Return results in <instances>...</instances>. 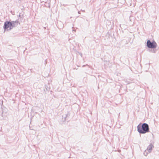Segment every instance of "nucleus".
<instances>
[{"mask_svg":"<svg viewBox=\"0 0 159 159\" xmlns=\"http://www.w3.org/2000/svg\"><path fill=\"white\" fill-rule=\"evenodd\" d=\"M137 131L140 134H144L149 131L148 125L146 123H143L142 125L140 124L137 126Z\"/></svg>","mask_w":159,"mask_h":159,"instance_id":"1","label":"nucleus"},{"mask_svg":"<svg viewBox=\"0 0 159 159\" xmlns=\"http://www.w3.org/2000/svg\"><path fill=\"white\" fill-rule=\"evenodd\" d=\"M147 46L149 48H153L157 47V44L155 41L151 42L150 40L147 41Z\"/></svg>","mask_w":159,"mask_h":159,"instance_id":"2","label":"nucleus"},{"mask_svg":"<svg viewBox=\"0 0 159 159\" xmlns=\"http://www.w3.org/2000/svg\"><path fill=\"white\" fill-rule=\"evenodd\" d=\"M11 23L10 22L6 21L5 22L4 24V29L5 30H10L12 29L11 27Z\"/></svg>","mask_w":159,"mask_h":159,"instance_id":"3","label":"nucleus"},{"mask_svg":"<svg viewBox=\"0 0 159 159\" xmlns=\"http://www.w3.org/2000/svg\"><path fill=\"white\" fill-rule=\"evenodd\" d=\"M10 22L11 24V26L12 27H15L17 26L19 24H20L18 20H16L15 21H12Z\"/></svg>","mask_w":159,"mask_h":159,"instance_id":"4","label":"nucleus"},{"mask_svg":"<svg viewBox=\"0 0 159 159\" xmlns=\"http://www.w3.org/2000/svg\"><path fill=\"white\" fill-rule=\"evenodd\" d=\"M152 147V145H150L148 147L146 150L148 152V153H150L151 152Z\"/></svg>","mask_w":159,"mask_h":159,"instance_id":"5","label":"nucleus"},{"mask_svg":"<svg viewBox=\"0 0 159 159\" xmlns=\"http://www.w3.org/2000/svg\"><path fill=\"white\" fill-rule=\"evenodd\" d=\"M19 18H18V19L17 20H18V21H19L21 22L23 20V15H21L20 14L19 16Z\"/></svg>","mask_w":159,"mask_h":159,"instance_id":"6","label":"nucleus"},{"mask_svg":"<svg viewBox=\"0 0 159 159\" xmlns=\"http://www.w3.org/2000/svg\"><path fill=\"white\" fill-rule=\"evenodd\" d=\"M70 116V114L69 113H68L66 115V117L64 118L65 120H66V118L67 117H68Z\"/></svg>","mask_w":159,"mask_h":159,"instance_id":"7","label":"nucleus"},{"mask_svg":"<svg viewBox=\"0 0 159 159\" xmlns=\"http://www.w3.org/2000/svg\"><path fill=\"white\" fill-rule=\"evenodd\" d=\"M148 153L147 151V150H145L144 152V154L145 156H146L147 155Z\"/></svg>","mask_w":159,"mask_h":159,"instance_id":"8","label":"nucleus"},{"mask_svg":"<svg viewBox=\"0 0 159 159\" xmlns=\"http://www.w3.org/2000/svg\"><path fill=\"white\" fill-rule=\"evenodd\" d=\"M78 13L80 14V11H79L78 12Z\"/></svg>","mask_w":159,"mask_h":159,"instance_id":"9","label":"nucleus"}]
</instances>
